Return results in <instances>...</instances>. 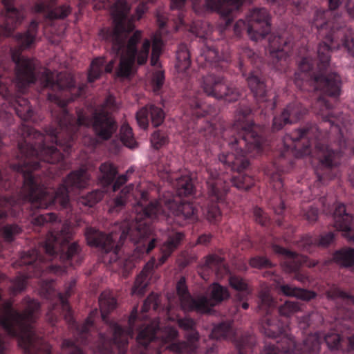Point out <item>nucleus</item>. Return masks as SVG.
<instances>
[{"mask_svg":"<svg viewBox=\"0 0 354 354\" xmlns=\"http://www.w3.org/2000/svg\"><path fill=\"white\" fill-rule=\"evenodd\" d=\"M48 100L55 102L53 115L58 128L48 127L46 129V136L33 128L27 127L26 133L30 139L35 140L34 143L25 140L19 143V150L24 160L12 165L14 171L21 175L24 183L25 199L30 203V208L48 209L53 205L58 204L62 208L71 206L70 194H76L88 185L89 176L85 169L71 171L55 192H50L47 188L38 185L32 176V171L40 168L41 162L55 164L63 159V155L54 145L46 143L47 139L54 142L56 146L69 153L72 142L78 127L84 124L83 118L73 117L66 106L68 101L62 100L55 94L48 93Z\"/></svg>","mask_w":354,"mask_h":354,"instance_id":"f257e3e1","label":"nucleus"},{"mask_svg":"<svg viewBox=\"0 0 354 354\" xmlns=\"http://www.w3.org/2000/svg\"><path fill=\"white\" fill-rule=\"evenodd\" d=\"M136 216L131 219L121 223L119 230L120 236L116 232L105 234L92 227H86L84 236L87 244L98 248L102 254V263L111 264L118 259V251L129 238L134 244L142 241L151 233V228L148 219L153 220L161 212V207L157 201H149L148 193L142 192L140 199L136 204H132Z\"/></svg>","mask_w":354,"mask_h":354,"instance_id":"f03ea898","label":"nucleus"},{"mask_svg":"<svg viewBox=\"0 0 354 354\" xmlns=\"http://www.w3.org/2000/svg\"><path fill=\"white\" fill-rule=\"evenodd\" d=\"M129 10L130 6L126 0H117L111 8L113 27L100 32L102 39L110 44V54L120 57L116 75L123 78L131 75L136 59L139 65L146 63L151 45L150 41L145 39L138 51L137 44L141 40L142 32L136 30L130 35L135 26L129 18Z\"/></svg>","mask_w":354,"mask_h":354,"instance_id":"7ed1b4c3","label":"nucleus"},{"mask_svg":"<svg viewBox=\"0 0 354 354\" xmlns=\"http://www.w3.org/2000/svg\"><path fill=\"white\" fill-rule=\"evenodd\" d=\"M21 307L23 311L20 313L12 308L10 301L0 306V326L8 335L18 337L19 345L25 352L35 354L43 351L44 354H49L48 346L35 333L32 326L39 313V303L26 297L21 301Z\"/></svg>","mask_w":354,"mask_h":354,"instance_id":"20e7f679","label":"nucleus"},{"mask_svg":"<svg viewBox=\"0 0 354 354\" xmlns=\"http://www.w3.org/2000/svg\"><path fill=\"white\" fill-rule=\"evenodd\" d=\"M72 236L69 224L64 223L57 232H52L42 245L48 260L59 258L62 261L75 259L77 263H82L84 257L82 248L77 242H73L68 246L66 252L62 251V247L68 243Z\"/></svg>","mask_w":354,"mask_h":354,"instance_id":"39448f33","label":"nucleus"},{"mask_svg":"<svg viewBox=\"0 0 354 354\" xmlns=\"http://www.w3.org/2000/svg\"><path fill=\"white\" fill-rule=\"evenodd\" d=\"M252 110L245 104H240L236 110V122L233 127V131H236V136L229 145H238L241 149L245 147L248 152L252 149L261 151V138L253 130L252 124L245 120L250 115Z\"/></svg>","mask_w":354,"mask_h":354,"instance_id":"423d86ee","label":"nucleus"},{"mask_svg":"<svg viewBox=\"0 0 354 354\" xmlns=\"http://www.w3.org/2000/svg\"><path fill=\"white\" fill-rule=\"evenodd\" d=\"M331 49L326 42L321 43L317 48V66L320 74L313 78L315 89L320 90L330 97H337L340 95L341 80L336 73L326 74L324 73L329 66Z\"/></svg>","mask_w":354,"mask_h":354,"instance_id":"0eeeda50","label":"nucleus"},{"mask_svg":"<svg viewBox=\"0 0 354 354\" xmlns=\"http://www.w3.org/2000/svg\"><path fill=\"white\" fill-rule=\"evenodd\" d=\"M118 109L115 97L109 95L102 106L92 115V127L96 136L108 140L117 131L118 124L112 113Z\"/></svg>","mask_w":354,"mask_h":354,"instance_id":"6e6552de","label":"nucleus"},{"mask_svg":"<svg viewBox=\"0 0 354 354\" xmlns=\"http://www.w3.org/2000/svg\"><path fill=\"white\" fill-rule=\"evenodd\" d=\"M159 330L158 322L155 321L151 322L140 331L137 336L138 343L145 348L149 346L150 348L156 349V353L160 354L162 347L175 339L178 335V332L174 328H166L164 331L161 332V339H159L156 336Z\"/></svg>","mask_w":354,"mask_h":354,"instance_id":"1a4fd4ad","label":"nucleus"},{"mask_svg":"<svg viewBox=\"0 0 354 354\" xmlns=\"http://www.w3.org/2000/svg\"><path fill=\"white\" fill-rule=\"evenodd\" d=\"M248 86L259 108L272 111L276 106L277 95L267 88L265 79L257 72L252 71L246 77Z\"/></svg>","mask_w":354,"mask_h":354,"instance_id":"9d476101","label":"nucleus"},{"mask_svg":"<svg viewBox=\"0 0 354 354\" xmlns=\"http://www.w3.org/2000/svg\"><path fill=\"white\" fill-rule=\"evenodd\" d=\"M202 87L207 95L216 99L225 98L229 102L236 101L241 95L238 88L226 84L223 77L214 74L203 77Z\"/></svg>","mask_w":354,"mask_h":354,"instance_id":"9b49d317","label":"nucleus"},{"mask_svg":"<svg viewBox=\"0 0 354 354\" xmlns=\"http://www.w3.org/2000/svg\"><path fill=\"white\" fill-rule=\"evenodd\" d=\"M11 57L15 64L16 86L23 93L36 80L35 66L32 60L22 56L19 50H12Z\"/></svg>","mask_w":354,"mask_h":354,"instance_id":"f8f14e48","label":"nucleus"},{"mask_svg":"<svg viewBox=\"0 0 354 354\" xmlns=\"http://www.w3.org/2000/svg\"><path fill=\"white\" fill-rule=\"evenodd\" d=\"M270 32V17L266 8H255L248 15V34L252 41L263 39Z\"/></svg>","mask_w":354,"mask_h":354,"instance_id":"ddd939ff","label":"nucleus"},{"mask_svg":"<svg viewBox=\"0 0 354 354\" xmlns=\"http://www.w3.org/2000/svg\"><path fill=\"white\" fill-rule=\"evenodd\" d=\"M40 82L44 88L53 91L71 90L75 87L73 77L66 73H54L49 70H45L42 72Z\"/></svg>","mask_w":354,"mask_h":354,"instance_id":"4468645a","label":"nucleus"},{"mask_svg":"<svg viewBox=\"0 0 354 354\" xmlns=\"http://www.w3.org/2000/svg\"><path fill=\"white\" fill-rule=\"evenodd\" d=\"M333 216L334 227L338 231H342L343 236L348 241L354 243V229L351 227L353 216L346 212L345 205L338 204L335 209Z\"/></svg>","mask_w":354,"mask_h":354,"instance_id":"2eb2a0df","label":"nucleus"},{"mask_svg":"<svg viewBox=\"0 0 354 354\" xmlns=\"http://www.w3.org/2000/svg\"><path fill=\"white\" fill-rule=\"evenodd\" d=\"M207 180V194L212 201L220 202L228 192L229 187L217 171L208 169Z\"/></svg>","mask_w":354,"mask_h":354,"instance_id":"dca6fc26","label":"nucleus"},{"mask_svg":"<svg viewBox=\"0 0 354 354\" xmlns=\"http://www.w3.org/2000/svg\"><path fill=\"white\" fill-rule=\"evenodd\" d=\"M176 290L179 296L180 306L185 311L203 310L207 302L205 296L193 299L187 291L185 285V278L181 277L177 283Z\"/></svg>","mask_w":354,"mask_h":354,"instance_id":"f3484780","label":"nucleus"},{"mask_svg":"<svg viewBox=\"0 0 354 354\" xmlns=\"http://www.w3.org/2000/svg\"><path fill=\"white\" fill-rule=\"evenodd\" d=\"M13 1L14 0H2L6 9V15L5 23L0 25V37H10L16 27L23 21L24 15L12 6Z\"/></svg>","mask_w":354,"mask_h":354,"instance_id":"a211bd4d","label":"nucleus"},{"mask_svg":"<svg viewBox=\"0 0 354 354\" xmlns=\"http://www.w3.org/2000/svg\"><path fill=\"white\" fill-rule=\"evenodd\" d=\"M230 145L232 147L236 146V145ZM237 146L240 147L238 145ZM239 149L241 151H244V155L239 156L238 155L234 156V154H221L218 156V160L224 165H227L232 170L241 173L248 167L250 165L249 158L254 156L259 153L260 151L252 149L251 152H248L244 146H243L242 149Z\"/></svg>","mask_w":354,"mask_h":354,"instance_id":"6ab92c4d","label":"nucleus"},{"mask_svg":"<svg viewBox=\"0 0 354 354\" xmlns=\"http://www.w3.org/2000/svg\"><path fill=\"white\" fill-rule=\"evenodd\" d=\"M149 115H150L151 123L154 127L160 126L165 119V113L161 108L153 104L146 106L139 110L136 115L137 122L140 128L146 129L148 127Z\"/></svg>","mask_w":354,"mask_h":354,"instance_id":"aec40b11","label":"nucleus"},{"mask_svg":"<svg viewBox=\"0 0 354 354\" xmlns=\"http://www.w3.org/2000/svg\"><path fill=\"white\" fill-rule=\"evenodd\" d=\"M165 203L176 216L190 221L197 220V210L190 202L173 198L167 200Z\"/></svg>","mask_w":354,"mask_h":354,"instance_id":"412c9836","label":"nucleus"},{"mask_svg":"<svg viewBox=\"0 0 354 354\" xmlns=\"http://www.w3.org/2000/svg\"><path fill=\"white\" fill-rule=\"evenodd\" d=\"M230 297L228 289L225 286H223L218 283H213L210 286V297L207 298V302L204 305V310H196V312L201 314L210 313L212 308L222 301L229 299Z\"/></svg>","mask_w":354,"mask_h":354,"instance_id":"4be33fe9","label":"nucleus"},{"mask_svg":"<svg viewBox=\"0 0 354 354\" xmlns=\"http://www.w3.org/2000/svg\"><path fill=\"white\" fill-rule=\"evenodd\" d=\"M109 328L113 333L112 342L118 348L119 354H124L128 339L133 337V328H129L127 330H124L115 323H111Z\"/></svg>","mask_w":354,"mask_h":354,"instance_id":"5701e85b","label":"nucleus"},{"mask_svg":"<svg viewBox=\"0 0 354 354\" xmlns=\"http://www.w3.org/2000/svg\"><path fill=\"white\" fill-rule=\"evenodd\" d=\"M187 341L180 342L178 344H171L165 346V349L169 348L170 351L178 353L192 354L196 349V342L198 339V333L196 330L195 328L189 331H187Z\"/></svg>","mask_w":354,"mask_h":354,"instance_id":"b1692460","label":"nucleus"},{"mask_svg":"<svg viewBox=\"0 0 354 354\" xmlns=\"http://www.w3.org/2000/svg\"><path fill=\"white\" fill-rule=\"evenodd\" d=\"M185 237L184 233L175 232L169 234L167 240L160 248L161 256L159 257V263L163 264L171 254L180 245Z\"/></svg>","mask_w":354,"mask_h":354,"instance_id":"393cba45","label":"nucleus"},{"mask_svg":"<svg viewBox=\"0 0 354 354\" xmlns=\"http://www.w3.org/2000/svg\"><path fill=\"white\" fill-rule=\"evenodd\" d=\"M328 4L329 10L323 12H317L316 18L315 19V26L318 29L326 28L328 26V21H319V18L322 19L323 17H331L333 16L334 19L336 18L339 19L341 15L339 12L333 13V11L337 10L342 3V0H326Z\"/></svg>","mask_w":354,"mask_h":354,"instance_id":"a878e982","label":"nucleus"},{"mask_svg":"<svg viewBox=\"0 0 354 354\" xmlns=\"http://www.w3.org/2000/svg\"><path fill=\"white\" fill-rule=\"evenodd\" d=\"M133 185H130L124 187L119 194L114 198L113 203L110 205L109 212L111 214H117L122 211L128 204L131 196V191Z\"/></svg>","mask_w":354,"mask_h":354,"instance_id":"bb28decb","label":"nucleus"},{"mask_svg":"<svg viewBox=\"0 0 354 354\" xmlns=\"http://www.w3.org/2000/svg\"><path fill=\"white\" fill-rule=\"evenodd\" d=\"M37 26L38 24L35 21H32L27 31L15 35V40L21 48H29L34 43L37 32Z\"/></svg>","mask_w":354,"mask_h":354,"instance_id":"cd10ccee","label":"nucleus"},{"mask_svg":"<svg viewBox=\"0 0 354 354\" xmlns=\"http://www.w3.org/2000/svg\"><path fill=\"white\" fill-rule=\"evenodd\" d=\"M175 68L178 73L185 72L191 65L190 53L187 45L181 44L176 50Z\"/></svg>","mask_w":354,"mask_h":354,"instance_id":"c85d7f7f","label":"nucleus"},{"mask_svg":"<svg viewBox=\"0 0 354 354\" xmlns=\"http://www.w3.org/2000/svg\"><path fill=\"white\" fill-rule=\"evenodd\" d=\"M272 250L275 253L281 254L287 259L292 260L290 263H293L294 266H303V264H306V266H316L315 263H308V257L306 256L298 254L294 252L282 248L279 245L274 244L272 245Z\"/></svg>","mask_w":354,"mask_h":354,"instance_id":"c756f323","label":"nucleus"},{"mask_svg":"<svg viewBox=\"0 0 354 354\" xmlns=\"http://www.w3.org/2000/svg\"><path fill=\"white\" fill-rule=\"evenodd\" d=\"M174 186L176 189V194L179 197L191 196L194 191L192 180L188 176L176 178Z\"/></svg>","mask_w":354,"mask_h":354,"instance_id":"7c9ffc66","label":"nucleus"},{"mask_svg":"<svg viewBox=\"0 0 354 354\" xmlns=\"http://www.w3.org/2000/svg\"><path fill=\"white\" fill-rule=\"evenodd\" d=\"M98 301L102 318L106 321L108 314L115 308L116 300L110 292L104 291L100 295Z\"/></svg>","mask_w":354,"mask_h":354,"instance_id":"2f4dec72","label":"nucleus"},{"mask_svg":"<svg viewBox=\"0 0 354 354\" xmlns=\"http://www.w3.org/2000/svg\"><path fill=\"white\" fill-rule=\"evenodd\" d=\"M275 306V302L270 292L267 290H262L258 295L257 312H261L266 315H270Z\"/></svg>","mask_w":354,"mask_h":354,"instance_id":"473e14b6","label":"nucleus"},{"mask_svg":"<svg viewBox=\"0 0 354 354\" xmlns=\"http://www.w3.org/2000/svg\"><path fill=\"white\" fill-rule=\"evenodd\" d=\"M76 281L72 280L70 284L66 288L64 295L59 293V299L60 300L61 307L64 313V319L68 323L73 322V317L71 310V306L68 302L67 297L71 295V290L75 286Z\"/></svg>","mask_w":354,"mask_h":354,"instance_id":"72a5a7b5","label":"nucleus"},{"mask_svg":"<svg viewBox=\"0 0 354 354\" xmlns=\"http://www.w3.org/2000/svg\"><path fill=\"white\" fill-rule=\"evenodd\" d=\"M333 261L339 266H354V249L348 248L335 251Z\"/></svg>","mask_w":354,"mask_h":354,"instance_id":"f704fd0d","label":"nucleus"},{"mask_svg":"<svg viewBox=\"0 0 354 354\" xmlns=\"http://www.w3.org/2000/svg\"><path fill=\"white\" fill-rule=\"evenodd\" d=\"M101 176L100 180L104 186L112 184L118 174L115 167L109 162H104L100 167Z\"/></svg>","mask_w":354,"mask_h":354,"instance_id":"c9c22d12","label":"nucleus"},{"mask_svg":"<svg viewBox=\"0 0 354 354\" xmlns=\"http://www.w3.org/2000/svg\"><path fill=\"white\" fill-rule=\"evenodd\" d=\"M153 272V267H143L142 270L138 276L135 285L132 289V294H136L139 296H142L145 293L146 287L147 286V281L145 277Z\"/></svg>","mask_w":354,"mask_h":354,"instance_id":"e433bc0d","label":"nucleus"},{"mask_svg":"<svg viewBox=\"0 0 354 354\" xmlns=\"http://www.w3.org/2000/svg\"><path fill=\"white\" fill-rule=\"evenodd\" d=\"M12 106L15 113L23 120H28L32 115V110L28 104V101L24 98H18Z\"/></svg>","mask_w":354,"mask_h":354,"instance_id":"4c0bfd02","label":"nucleus"},{"mask_svg":"<svg viewBox=\"0 0 354 354\" xmlns=\"http://www.w3.org/2000/svg\"><path fill=\"white\" fill-rule=\"evenodd\" d=\"M283 111L290 124L297 122L306 113V110L303 109L299 104H290Z\"/></svg>","mask_w":354,"mask_h":354,"instance_id":"58836bf2","label":"nucleus"},{"mask_svg":"<svg viewBox=\"0 0 354 354\" xmlns=\"http://www.w3.org/2000/svg\"><path fill=\"white\" fill-rule=\"evenodd\" d=\"M21 232V227L17 224H7L1 228V234L6 242L11 243Z\"/></svg>","mask_w":354,"mask_h":354,"instance_id":"ea45409f","label":"nucleus"},{"mask_svg":"<svg viewBox=\"0 0 354 354\" xmlns=\"http://www.w3.org/2000/svg\"><path fill=\"white\" fill-rule=\"evenodd\" d=\"M281 316L290 317L301 310V304L297 301H286L279 307Z\"/></svg>","mask_w":354,"mask_h":354,"instance_id":"a19ab883","label":"nucleus"},{"mask_svg":"<svg viewBox=\"0 0 354 354\" xmlns=\"http://www.w3.org/2000/svg\"><path fill=\"white\" fill-rule=\"evenodd\" d=\"M104 196V192L100 189H95L88 193L84 196H82L79 199V203L84 206L89 207H93L96 203L100 202Z\"/></svg>","mask_w":354,"mask_h":354,"instance_id":"79ce46f5","label":"nucleus"},{"mask_svg":"<svg viewBox=\"0 0 354 354\" xmlns=\"http://www.w3.org/2000/svg\"><path fill=\"white\" fill-rule=\"evenodd\" d=\"M342 46L354 57V32L350 27L344 26L342 37Z\"/></svg>","mask_w":354,"mask_h":354,"instance_id":"37998d69","label":"nucleus"},{"mask_svg":"<svg viewBox=\"0 0 354 354\" xmlns=\"http://www.w3.org/2000/svg\"><path fill=\"white\" fill-rule=\"evenodd\" d=\"M120 140L129 148H134L136 141L133 136L132 129L128 124H123L120 128Z\"/></svg>","mask_w":354,"mask_h":354,"instance_id":"c03bdc74","label":"nucleus"},{"mask_svg":"<svg viewBox=\"0 0 354 354\" xmlns=\"http://www.w3.org/2000/svg\"><path fill=\"white\" fill-rule=\"evenodd\" d=\"M104 64V59L101 57L93 60L91 64V68L88 76L89 82H93L97 80L102 72V67Z\"/></svg>","mask_w":354,"mask_h":354,"instance_id":"a18cd8bd","label":"nucleus"},{"mask_svg":"<svg viewBox=\"0 0 354 354\" xmlns=\"http://www.w3.org/2000/svg\"><path fill=\"white\" fill-rule=\"evenodd\" d=\"M230 330V324L227 322H221L214 326L209 337L212 339H221L225 338Z\"/></svg>","mask_w":354,"mask_h":354,"instance_id":"49530a36","label":"nucleus"},{"mask_svg":"<svg viewBox=\"0 0 354 354\" xmlns=\"http://www.w3.org/2000/svg\"><path fill=\"white\" fill-rule=\"evenodd\" d=\"M70 13L71 8L67 5H63L49 10L46 17L50 19H63Z\"/></svg>","mask_w":354,"mask_h":354,"instance_id":"de8ad7c7","label":"nucleus"},{"mask_svg":"<svg viewBox=\"0 0 354 354\" xmlns=\"http://www.w3.org/2000/svg\"><path fill=\"white\" fill-rule=\"evenodd\" d=\"M335 153L333 151L326 149L322 151L318 157L321 168L331 169L334 166Z\"/></svg>","mask_w":354,"mask_h":354,"instance_id":"09e8293b","label":"nucleus"},{"mask_svg":"<svg viewBox=\"0 0 354 354\" xmlns=\"http://www.w3.org/2000/svg\"><path fill=\"white\" fill-rule=\"evenodd\" d=\"M270 53L272 62L276 67H278V64L280 66H283L284 64L286 63L288 55L286 48H282L279 49L270 50Z\"/></svg>","mask_w":354,"mask_h":354,"instance_id":"8fccbe9b","label":"nucleus"},{"mask_svg":"<svg viewBox=\"0 0 354 354\" xmlns=\"http://www.w3.org/2000/svg\"><path fill=\"white\" fill-rule=\"evenodd\" d=\"M28 276L19 274L11 282L12 286L11 290L13 294L16 295L24 291L26 288Z\"/></svg>","mask_w":354,"mask_h":354,"instance_id":"3c124183","label":"nucleus"},{"mask_svg":"<svg viewBox=\"0 0 354 354\" xmlns=\"http://www.w3.org/2000/svg\"><path fill=\"white\" fill-rule=\"evenodd\" d=\"M277 346H279L283 354H291L296 348V342L293 337H285L278 342Z\"/></svg>","mask_w":354,"mask_h":354,"instance_id":"603ef678","label":"nucleus"},{"mask_svg":"<svg viewBox=\"0 0 354 354\" xmlns=\"http://www.w3.org/2000/svg\"><path fill=\"white\" fill-rule=\"evenodd\" d=\"M232 185L239 189L248 190L252 186L251 178L248 176H238L232 178Z\"/></svg>","mask_w":354,"mask_h":354,"instance_id":"864d4df0","label":"nucleus"},{"mask_svg":"<svg viewBox=\"0 0 354 354\" xmlns=\"http://www.w3.org/2000/svg\"><path fill=\"white\" fill-rule=\"evenodd\" d=\"M314 127L311 125H307L300 129H297L292 135L293 141H299L302 138L309 139L313 136Z\"/></svg>","mask_w":354,"mask_h":354,"instance_id":"5fc2aeb1","label":"nucleus"},{"mask_svg":"<svg viewBox=\"0 0 354 354\" xmlns=\"http://www.w3.org/2000/svg\"><path fill=\"white\" fill-rule=\"evenodd\" d=\"M326 297L328 299H335L337 298L348 299L351 304H354V297L348 295V293L342 291L337 287H333L328 290L326 292Z\"/></svg>","mask_w":354,"mask_h":354,"instance_id":"6e6d98bb","label":"nucleus"},{"mask_svg":"<svg viewBox=\"0 0 354 354\" xmlns=\"http://www.w3.org/2000/svg\"><path fill=\"white\" fill-rule=\"evenodd\" d=\"M270 50L282 48L288 46L290 43L287 39L277 35H271L268 38Z\"/></svg>","mask_w":354,"mask_h":354,"instance_id":"4d7b16f0","label":"nucleus"},{"mask_svg":"<svg viewBox=\"0 0 354 354\" xmlns=\"http://www.w3.org/2000/svg\"><path fill=\"white\" fill-rule=\"evenodd\" d=\"M324 340L329 349L335 350L339 348L341 337L338 333H328L324 336Z\"/></svg>","mask_w":354,"mask_h":354,"instance_id":"13d9d810","label":"nucleus"},{"mask_svg":"<svg viewBox=\"0 0 354 354\" xmlns=\"http://www.w3.org/2000/svg\"><path fill=\"white\" fill-rule=\"evenodd\" d=\"M230 286L236 291L245 290L250 288L246 281L241 277L230 275L228 279Z\"/></svg>","mask_w":354,"mask_h":354,"instance_id":"bf43d9fd","label":"nucleus"},{"mask_svg":"<svg viewBox=\"0 0 354 354\" xmlns=\"http://www.w3.org/2000/svg\"><path fill=\"white\" fill-rule=\"evenodd\" d=\"M57 216L54 213H47L45 214H39L32 218L31 223L34 225L42 226L46 223L53 222L56 220Z\"/></svg>","mask_w":354,"mask_h":354,"instance_id":"052dcab7","label":"nucleus"},{"mask_svg":"<svg viewBox=\"0 0 354 354\" xmlns=\"http://www.w3.org/2000/svg\"><path fill=\"white\" fill-rule=\"evenodd\" d=\"M167 142V138L160 131H154L151 136V143L155 149H158Z\"/></svg>","mask_w":354,"mask_h":354,"instance_id":"680f3d73","label":"nucleus"},{"mask_svg":"<svg viewBox=\"0 0 354 354\" xmlns=\"http://www.w3.org/2000/svg\"><path fill=\"white\" fill-rule=\"evenodd\" d=\"M91 325L92 322L90 320H86V322L80 328H77L79 336L77 338V342H80L83 344H86L87 343L86 339L88 337V327Z\"/></svg>","mask_w":354,"mask_h":354,"instance_id":"e2e57ef3","label":"nucleus"},{"mask_svg":"<svg viewBox=\"0 0 354 354\" xmlns=\"http://www.w3.org/2000/svg\"><path fill=\"white\" fill-rule=\"evenodd\" d=\"M289 120L284 111L273 118L272 129L274 131L281 130L285 125L290 124Z\"/></svg>","mask_w":354,"mask_h":354,"instance_id":"0e129e2a","label":"nucleus"},{"mask_svg":"<svg viewBox=\"0 0 354 354\" xmlns=\"http://www.w3.org/2000/svg\"><path fill=\"white\" fill-rule=\"evenodd\" d=\"M15 200L12 198L0 197V220L8 216L6 209L12 206Z\"/></svg>","mask_w":354,"mask_h":354,"instance_id":"69168bd1","label":"nucleus"},{"mask_svg":"<svg viewBox=\"0 0 354 354\" xmlns=\"http://www.w3.org/2000/svg\"><path fill=\"white\" fill-rule=\"evenodd\" d=\"M165 82V74L162 71H156L153 75L152 83L153 91L158 92L163 86Z\"/></svg>","mask_w":354,"mask_h":354,"instance_id":"338daca9","label":"nucleus"},{"mask_svg":"<svg viewBox=\"0 0 354 354\" xmlns=\"http://www.w3.org/2000/svg\"><path fill=\"white\" fill-rule=\"evenodd\" d=\"M317 296V294L314 291L308 290L306 289L297 288L296 290V298L303 301H310L314 299Z\"/></svg>","mask_w":354,"mask_h":354,"instance_id":"774afa93","label":"nucleus"}]
</instances>
